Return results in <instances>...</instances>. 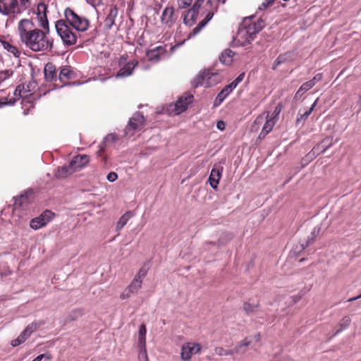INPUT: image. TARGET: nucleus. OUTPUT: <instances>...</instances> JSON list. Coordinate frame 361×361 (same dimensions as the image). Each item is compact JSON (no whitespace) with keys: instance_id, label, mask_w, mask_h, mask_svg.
I'll list each match as a JSON object with an SVG mask.
<instances>
[{"instance_id":"412c9836","label":"nucleus","mask_w":361,"mask_h":361,"mask_svg":"<svg viewBox=\"0 0 361 361\" xmlns=\"http://www.w3.org/2000/svg\"><path fill=\"white\" fill-rule=\"evenodd\" d=\"M223 171V167L213 168L211 171L209 181L210 185L214 189H216L219 183V180L221 177V173Z\"/></svg>"},{"instance_id":"c756f323","label":"nucleus","mask_w":361,"mask_h":361,"mask_svg":"<svg viewBox=\"0 0 361 361\" xmlns=\"http://www.w3.org/2000/svg\"><path fill=\"white\" fill-rule=\"evenodd\" d=\"M234 53L231 49L224 50L219 56V61L226 65H229L233 61Z\"/></svg>"},{"instance_id":"774afa93","label":"nucleus","mask_w":361,"mask_h":361,"mask_svg":"<svg viewBox=\"0 0 361 361\" xmlns=\"http://www.w3.org/2000/svg\"><path fill=\"white\" fill-rule=\"evenodd\" d=\"M359 102L361 103V94L359 96Z\"/></svg>"},{"instance_id":"bf43d9fd","label":"nucleus","mask_w":361,"mask_h":361,"mask_svg":"<svg viewBox=\"0 0 361 361\" xmlns=\"http://www.w3.org/2000/svg\"><path fill=\"white\" fill-rule=\"evenodd\" d=\"M100 159H101V161L103 163L104 165H106L107 164L108 157L106 154H104Z\"/></svg>"},{"instance_id":"bb28decb","label":"nucleus","mask_w":361,"mask_h":361,"mask_svg":"<svg viewBox=\"0 0 361 361\" xmlns=\"http://www.w3.org/2000/svg\"><path fill=\"white\" fill-rule=\"evenodd\" d=\"M250 341L247 338L237 343V345L231 350V355L244 353L246 348L250 345Z\"/></svg>"},{"instance_id":"7ed1b4c3","label":"nucleus","mask_w":361,"mask_h":361,"mask_svg":"<svg viewBox=\"0 0 361 361\" xmlns=\"http://www.w3.org/2000/svg\"><path fill=\"white\" fill-rule=\"evenodd\" d=\"M31 0H0V13L13 19L27 10Z\"/></svg>"},{"instance_id":"a211bd4d","label":"nucleus","mask_w":361,"mask_h":361,"mask_svg":"<svg viewBox=\"0 0 361 361\" xmlns=\"http://www.w3.org/2000/svg\"><path fill=\"white\" fill-rule=\"evenodd\" d=\"M0 44L5 50H6L9 54H12L14 57H20L21 54L20 51L16 46L13 45L8 41H6L4 36H0Z\"/></svg>"},{"instance_id":"39448f33","label":"nucleus","mask_w":361,"mask_h":361,"mask_svg":"<svg viewBox=\"0 0 361 361\" xmlns=\"http://www.w3.org/2000/svg\"><path fill=\"white\" fill-rule=\"evenodd\" d=\"M223 79L220 73L214 72L212 70H205L198 74L192 81L194 87L203 86L209 87L219 83Z\"/></svg>"},{"instance_id":"3c124183","label":"nucleus","mask_w":361,"mask_h":361,"mask_svg":"<svg viewBox=\"0 0 361 361\" xmlns=\"http://www.w3.org/2000/svg\"><path fill=\"white\" fill-rule=\"evenodd\" d=\"M275 0H265L264 2L262 3V4L259 6V8L262 10L265 9L267 7L271 6Z\"/></svg>"},{"instance_id":"13d9d810","label":"nucleus","mask_w":361,"mask_h":361,"mask_svg":"<svg viewBox=\"0 0 361 361\" xmlns=\"http://www.w3.org/2000/svg\"><path fill=\"white\" fill-rule=\"evenodd\" d=\"M216 126L218 129L223 130L225 129L226 124L223 121H220L217 122Z\"/></svg>"},{"instance_id":"0eeeda50","label":"nucleus","mask_w":361,"mask_h":361,"mask_svg":"<svg viewBox=\"0 0 361 361\" xmlns=\"http://www.w3.org/2000/svg\"><path fill=\"white\" fill-rule=\"evenodd\" d=\"M202 345L194 341H188L183 343L180 349V359L182 361H190L192 356L200 353Z\"/></svg>"},{"instance_id":"4468645a","label":"nucleus","mask_w":361,"mask_h":361,"mask_svg":"<svg viewBox=\"0 0 361 361\" xmlns=\"http://www.w3.org/2000/svg\"><path fill=\"white\" fill-rule=\"evenodd\" d=\"M44 78L47 82H54L56 86L58 75L56 66L51 62L47 63L44 68Z\"/></svg>"},{"instance_id":"79ce46f5","label":"nucleus","mask_w":361,"mask_h":361,"mask_svg":"<svg viewBox=\"0 0 361 361\" xmlns=\"http://www.w3.org/2000/svg\"><path fill=\"white\" fill-rule=\"evenodd\" d=\"M118 140V136L115 133H111L105 137L104 142L103 143H114Z\"/></svg>"},{"instance_id":"09e8293b","label":"nucleus","mask_w":361,"mask_h":361,"mask_svg":"<svg viewBox=\"0 0 361 361\" xmlns=\"http://www.w3.org/2000/svg\"><path fill=\"white\" fill-rule=\"evenodd\" d=\"M106 147V145L105 143H101L99 145V149L96 153L97 157L98 158H101L102 157H103L105 154L104 152H105Z\"/></svg>"},{"instance_id":"aec40b11","label":"nucleus","mask_w":361,"mask_h":361,"mask_svg":"<svg viewBox=\"0 0 361 361\" xmlns=\"http://www.w3.org/2000/svg\"><path fill=\"white\" fill-rule=\"evenodd\" d=\"M295 60V54L293 52L287 51L283 54H280L276 59L274 61L272 69L276 70L277 67L285 63L291 62Z\"/></svg>"},{"instance_id":"cd10ccee","label":"nucleus","mask_w":361,"mask_h":361,"mask_svg":"<svg viewBox=\"0 0 361 361\" xmlns=\"http://www.w3.org/2000/svg\"><path fill=\"white\" fill-rule=\"evenodd\" d=\"M74 173L70 164L58 167L55 176L58 178H64Z\"/></svg>"},{"instance_id":"c03bdc74","label":"nucleus","mask_w":361,"mask_h":361,"mask_svg":"<svg viewBox=\"0 0 361 361\" xmlns=\"http://www.w3.org/2000/svg\"><path fill=\"white\" fill-rule=\"evenodd\" d=\"M319 231H320V228L315 227L313 229L312 232L310 234V237H309L310 239H308V240H307V244L312 243L314 241V240H315L317 235L319 234Z\"/></svg>"},{"instance_id":"ea45409f","label":"nucleus","mask_w":361,"mask_h":361,"mask_svg":"<svg viewBox=\"0 0 361 361\" xmlns=\"http://www.w3.org/2000/svg\"><path fill=\"white\" fill-rule=\"evenodd\" d=\"M22 85H25V93L32 92L37 86L36 82L33 80L29 81L27 83H23Z\"/></svg>"},{"instance_id":"2f4dec72","label":"nucleus","mask_w":361,"mask_h":361,"mask_svg":"<svg viewBox=\"0 0 361 361\" xmlns=\"http://www.w3.org/2000/svg\"><path fill=\"white\" fill-rule=\"evenodd\" d=\"M44 324V321H35L28 324L27 327L24 329V331L29 336L32 334L34 331L37 330L42 326Z\"/></svg>"},{"instance_id":"f3484780","label":"nucleus","mask_w":361,"mask_h":361,"mask_svg":"<svg viewBox=\"0 0 361 361\" xmlns=\"http://www.w3.org/2000/svg\"><path fill=\"white\" fill-rule=\"evenodd\" d=\"M146 326L145 324H142L139 328L138 335V343L140 348V353L139 354V358L144 357L147 360V353L145 350V335H146Z\"/></svg>"},{"instance_id":"a878e982","label":"nucleus","mask_w":361,"mask_h":361,"mask_svg":"<svg viewBox=\"0 0 361 361\" xmlns=\"http://www.w3.org/2000/svg\"><path fill=\"white\" fill-rule=\"evenodd\" d=\"M213 16V13H208L205 18L188 35V37L190 38L197 35L200 32V30L207 24V23L212 18Z\"/></svg>"},{"instance_id":"c85d7f7f","label":"nucleus","mask_w":361,"mask_h":361,"mask_svg":"<svg viewBox=\"0 0 361 361\" xmlns=\"http://www.w3.org/2000/svg\"><path fill=\"white\" fill-rule=\"evenodd\" d=\"M314 86V85L310 80L304 82L296 92L294 99H298L300 98L306 92L312 89Z\"/></svg>"},{"instance_id":"f8f14e48","label":"nucleus","mask_w":361,"mask_h":361,"mask_svg":"<svg viewBox=\"0 0 361 361\" xmlns=\"http://www.w3.org/2000/svg\"><path fill=\"white\" fill-rule=\"evenodd\" d=\"M90 161V158L89 155L78 154L72 158L69 164L75 173L85 167L89 164Z\"/></svg>"},{"instance_id":"680f3d73","label":"nucleus","mask_w":361,"mask_h":361,"mask_svg":"<svg viewBox=\"0 0 361 361\" xmlns=\"http://www.w3.org/2000/svg\"><path fill=\"white\" fill-rule=\"evenodd\" d=\"M360 298H361V293L359 295L356 296V297L351 298L348 299V302H353V301H355V300H356L357 299H360Z\"/></svg>"},{"instance_id":"9b49d317","label":"nucleus","mask_w":361,"mask_h":361,"mask_svg":"<svg viewBox=\"0 0 361 361\" xmlns=\"http://www.w3.org/2000/svg\"><path fill=\"white\" fill-rule=\"evenodd\" d=\"M48 6L44 2H39L37 6V17L39 26L44 30H49V21L47 18Z\"/></svg>"},{"instance_id":"37998d69","label":"nucleus","mask_w":361,"mask_h":361,"mask_svg":"<svg viewBox=\"0 0 361 361\" xmlns=\"http://www.w3.org/2000/svg\"><path fill=\"white\" fill-rule=\"evenodd\" d=\"M16 103V99H8V97H3L0 99V108L4 107L6 105H13Z\"/></svg>"},{"instance_id":"473e14b6","label":"nucleus","mask_w":361,"mask_h":361,"mask_svg":"<svg viewBox=\"0 0 361 361\" xmlns=\"http://www.w3.org/2000/svg\"><path fill=\"white\" fill-rule=\"evenodd\" d=\"M133 216V214L131 212H126L118 220L117 225H116V229L118 231L121 230L123 226L127 224L128 220Z\"/></svg>"},{"instance_id":"603ef678","label":"nucleus","mask_w":361,"mask_h":361,"mask_svg":"<svg viewBox=\"0 0 361 361\" xmlns=\"http://www.w3.org/2000/svg\"><path fill=\"white\" fill-rule=\"evenodd\" d=\"M323 75L322 73L316 74L312 79L310 80L314 85H315L318 82L322 80Z\"/></svg>"},{"instance_id":"1a4fd4ad","label":"nucleus","mask_w":361,"mask_h":361,"mask_svg":"<svg viewBox=\"0 0 361 361\" xmlns=\"http://www.w3.org/2000/svg\"><path fill=\"white\" fill-rule=\"evenodd\" d=\"M54 216V213L50 210H45L39 216L34 218L30 221V227L37 230L46 226Z\"/></svg>"},{"instance_id":"dca6fc26","label":"nucleus","mask_w":361,"mask_h":361,"mask_svg":"<svg viewBox=\"0 0 361 361\" xmlns=\"http://www.w3.org/2000/svg\"><path fill=\"white\" fill-rule=\"evenodd\" d=\"M138 65V61L133 60L128 61L121 67L116 75V78H126L132 75L134 68Z\"/></svg>"},{"instance_id":"20e7f679","label":"nucleus","mask_w":361,"mask_h":361,"mask_svg":"<svg viewBox=\"0 0 361 361\" xmlns=\"http://www.w3.org/2000/svg\"><path fill=\"white\" fill-rule=\"evenodd\" d=\"M262 22L245 23L238 30L235 41L241 46L250 44L256 37V35L262 30Z\"/></svg>"},{"instance_id":"f257e3e1","label":"nucleus","mask_w":361,"mask_h":361,"mask_svg":"<svg viewBox=\"0 0 361 361\" xmlns=\"http://www.w3.org/2000/svg\"><path fill=\"white\" fill-rule=\"evenodd\" d=\"M49 30L36 27L32 19L23 18L17 26V34L20 42L35 52L50 51L53 40L48 36Z\"/></svg>"},{"instance_id":"de8ad7c7","label":"nucleus","mask_w":361,"mask_h":361,"mask_svg":"<svg viewBox=\"0 0 361 361\" xmlns=\"http://www.w3.org/2000/svg\"><path fill=\"white\" fill-rule=\"evenodd\" d=\"M244 77L245 73H242L230 84L235 89L236 86L243 80Z\"/></svg>"},{"instance_id":"338daca9","label":"nucleus","mask_w":361,"mask_h":361,"mask_svg":"<svg viewBox=\"0 0 361 361\" xmlns=\"http://www.w3.org/2000/svg\"><path fill=\"white\" fill-rule=\"evenodd\" d=\"M30 108H32V109L34 108V104L32 103L30 104Z\"/></svg>"},{"instance_id":"5fc2aeb1","label":"nucleus","mask_w":361,"mask_h":361,"mask_svg":"<svg viewBox=\"0 0 361 361\" xmlns=\"http://www.w3.org/2000/svg\"><path fill=\"white\" fill-rule=\"evenodd\" d=\"M106 178L109 182H114L118 178V175L115 172H110L107 175Z\"/></svg>"},{"instance_id":"c9c22d12","label":"nucleus","mask_w":361,"mask_h":361,"mask_svg":"<svg viewBox=\"0 0 361 361\" xmlns=\"http://www.w3.org/2000/svg\"><path fill=\"white\" fill-rule=\"evenodd\" d=\"M258 307H259L258 303L253 305L248 302H245L243 305V309L247 314L254 313L257 310Z\"/></svg>"},{"instance_id":"ddd939ff","label":"nucleus","mask_w":361,"mask_h":361,"mask_svg":"<svg viewBox=\"0 0 361 361\" xmlns=\"http://www.w3.org/2000/svg\"><path fill=\"white\" fill-rule=\"evenodd\" d=\"M193 100V95L188 93H185L182 95L175 104V112L176 114H180L188 109V104L192 103Z\"/></svg>"},{"instance_id":"b1692460","label":"nucleus","mask_w":361,"mask_h":361,"mask_svg":"<svg viewBox=\"0 0 361 361\" xmlns=\"http://www.w3.org/2000/svg\"><path fill=\"white\" fill-rule=\"evenodd\" d=\"M266 118L267 120L259 135V138H264L269 132H271L276 122V120L274 119V118H269V113H267Z\"/></svg>"},{"instance_id":"2eb2a0df","label":"nucleus","mask_w":361,"mask_h":361,"mask_svg":"<svg viewBox=\"0 0 361 361\" xmlns=\"http://www.w3.org/2000/svg\"><path fill=\"white\" fill-rule=\"evenodd\" d=\"M141 286L142 280L135 276L131 283L128 286L124 292L121 293V298L124 300L130 298L132 294L138 291V290L141 288Z\"/></svg>"},{"instance_id":"864d4df0","label":"nucleus","mask_w":361,"mask_h":361,"mask_svg":"<svg viewBox=\"0 0 361 361\" xmlns=\"http://www.w3.org/2000/svg\"><path fill=\"white\" fill-rule=\"evenodd\" d=\"M127 59H128V55L126 54H123L122 56H120V58L118 59V66L121 67L122 66H124L126 63H127Z\"/></svg>"},{"instance_id":"49530a36","label":"nucleus","mask_w":361,"mask_h":361,"mask_svg":"<svg viewBox=\"0 0 361 361\" xmlns=\"http://www.w3.org/2000/svg\"><path fill=\"white\" fill-rule=\"evenodd\" d=\"M204 2V0H197L195 2V4L192 6V7L190 10L194 11L195 13L198 14L199 10L202 7V6L203 5Z\"/></svg>"},{"instance_id":"e433bc0d","label":"nucleus","mask_w":361,"mask_h":361,"mask_svg":"<svg viewBox=\"0 0 361 361\" xmlns=\"http://www.w3.org/2000/svg\"><path fill=\"white\" fill-rule=\"evenodd\" d=\"M350 322H351V319L349 317L345 316V317H343L339 322L340 328L336 330V334L342 331L343 329H346L350 325Z\"/></svg>"},{"instance_id":"a18cd8bd","label":"nucleus","mask_w":361,"mask_h":361,"mask_svg":"<svg viewBox=\"0 0 361 361\" xmlns=\"http://www.w3.org/2000/svg\"><path fill=\"white\" fill-rule=\"evenodd\" d=\"M177 2L180 8H186L191 5L192 0H178Z\"/></svg>"},{"instance_id":"a19ab883","label":"nucleus","mask_w":361,"mask_h":361,"mask_svg":"<svg viewBox=\"0 0 361 361\" xmlns=\"http://www.w3.org/2000/svg\"><path fill=\"white\" fill-rule=\"evenodd\" d=\"M214 352L216 355H219V356H222V355H231V350H225L224 348L222 347H216L214 348Z\"/></svg>"},{"instance_id":"4be33fe9","label":"nucleus","mask_w":361,"mask_h":361,"mask_svg":"<svg viewBox=\"0 0 361 361\" xmlns=\"http://www.w3.org/2000/svg\"><path fill=\"white\" fill-rule=\"evenodd\" d=\"M175 20L174 18V8L171 6L166 7L161 15L162 23L171 27Z\"/></svg>"},{"instance_id":"58836bf2","label":"nucleus","mask_w":361,"mask_h":361,"mask_svg":"<svg viewBox=\"0 0 361 361\" xmlns=\"http://www.w3.org/2000/svg\"><path fill=\"white\" fill-rule=\"evenodd\" d=\"M318 99H317L312 104V106L310 108L309 110L306 111L303 114H299L300 117L298 118L297 121L299 122L301 120L306 119L312 113L314 107L316 106L317 104Z\"/></svg>"},{"instance_id":"f03ea898","label":"nucleus","mask_w":361,"mask_h":361,"mask_svg":"<svg viewBox=\"0 0 361 361\" xmlns=\"http://www.w3.org/2000/svg\"><path fill=\"white\" fill-rule=\"evenodd\" d=\"M64 16L65 20L60 19L56 22V30L66 44L73 45L77 42V35L72 28L78 32H85L90 27V21L87 17L71 8L65 9Z\"/></svg>"},{"instance_id":"6e6552de","label":"nucleus","mask_w":361,"mask_h":361,"mask_svg":"<svg viewBox=\"0 0 361 361\" xmlns=\"http://www.w3.org/2000/svg\"><path fill=\"white\" fill-rule=\"evenodd\" d=\"M75 78V73L72 70V68L68 66H62L58 75L57 82L56 83V87H62L65 85H69L70 81Z\"/></svg>"},{"instance_id":"052dcab7","label":"nucleus","mask_w":361,"mask_h":361,"mask_svg":"<svg viewBox=\"0 0 361 361\" xmlns=\"http://www.w3.org/2000/svg\"><path fill=\"white\" fill-rule=\"evenodd\" d=\"M262 120H263V115H262V114H261V115L258 116L256 118V119H255V123H261V122L262 121Z\"/></svg>"},{"instance_id":"4c0bfd02","label":"nucleus","mask_w":361,"mask_h":361,"mask_svg":"<svg viewBox=\"0 0 361 361\" xmlns=\"http://www.w3.org/2000/svg\"><path fill=\"white\" fill-rule=\"evenodd\" d=\"M24 90H25V85H18L15 91H14V97H12L11 99H16V102L17 100H18L20 97H25L26 95H25V92H24Z\"/></svg>"},{"instance_id":"393cba45","label":"nucleus","mask_w":361,"mask_h":361,"mask_svg":"<svg viewBox=\"0 0 361 361\" xmlns=\"http://www.w3.org/2000/svg\"><path fill=\"white\" fill-rule=\"evenodd\" d=\"M234 90L231 84L226 85L224 89L217 94L214 100V106H219Z\"/></svg>"},{"instance_id":"8fccbe9b","label":"nucleus","mask_w":361,"mask_h":361,"mask_svg":"<svg viewBox=\"0 0 361 361\" xmlns=\"http://www.w3.org/2000/svg\"><path fill=\"white\" fill-rule=\"evenodd\" d=\"M281 109H282V105L281 104H279L274 111H273L272 114H271V118H274V119L276 120V118L279 116V115L280 114L281 111Z\"/></svg>"},{"instance_id":"72a5a7b5","label":"nucleus","mask_w":361,"mask_h":361,"mask_svg":"<svg viewBox=\"0 0 361 361\" xmlns=\"http://www.w3.org/2000/svg\"><path fill=\"white\" fill-rule=\"evenodd\" d=\"M146 57L149 61L156 62L158 60V47L149 49L146 52Z\"/></svg>"},{"instance_id":"e2e57ef3","label":"nucleus","mask_w":361,"mask_h":361,"mask_svg":"<svg viewBox=\"0 0 361 361\" xmlns=\"http://www.w3.org/2000/svg\"><path fill=\"white\" fill-rule=\"evenodd\" d=\"M40 355H43V358H46L47 360H51L52 358L51 354H41Z\"/></svg>"},{"instance_id":"7c9ffc66","label":"nucleus","mask_w":361,"mask_h":361,"mask_svg":"<svg viewBox=\"0 0 361 361\" xmlns=\"http://www.w3.org/2000/svg\"><path fill=\"white\" fill-rule=\"evenodd\" d=\"M197 13H195L194 11L188 10L183 18V22L186 25L192 26L193 25L197 19Z\"/></svg>"},{"instance_id":"6e6d98bb","label":"nucleus","mask_w":361,"mask_h":361,"mask_svg":"<svg viewBox=\"0 0 361 361\" xmlns=\"http://www.w3.org/2000/svg\"><path fill=\"white\" fill-rule=\"evenodd\" d=\"M147 274V269L145 267H142L140 270L138 274L135 276L139 279H141V277H144Z\"/></svg>"},{"instance_id":"5701e85b","label":"nucleus","mask_w":361,"mask_h":361,"mask_svg":"<svg viewBox=\"0 0 361 361\" xmlns=\"http://www.w3.org/2000/svg\"><path fill=\"white\" fill-rule=\"evenodd\" d=\"M32 195V192L25 191L23 194H21L20 196L16 197L14 201V207H22L27 205L30 202V196Z\"/></svg>"},{"instance_id":"9d476101","label":"nucleus","mask_w":361,"mask_h":361,"mask_svg":"<svg viewBox=\"0 0 361 361\" xmlns=\"http://www.w3.org/2000/svg\"><path fill=\"white\" fill-rule=\"evenodd\" d=\"M333 145V137H326L319 143L314 146L312 150L307 154V157L314 159L321 153L324 152Z\"/></svg>"},{"instance_id":"4d7b16f0","label":"nucleus","mask_w":361,"mask_h":361,"mask_svg":"<svg viewBox=\"0 0 361 361\" xmlns=\"http://www.w3.org/2000/svg\"><path fill=\"white\" fill-rule=\"evenodd\" d=\"M102 1L103 0H86V1L89 4L93 6H99L100 4H102Z\"/></svg>"},{"instance_id":"6ab92c4d","label":"nucleus","mask_w":361,"mask_h":361,"mask_svg":"<svg viewBox=\"0 0 361 361\" xmlns=\"http://www.w3.org/2000/svg\"><path fill=\"white\" fill-rule=\"evenodd\" d=\"M118 15V8L116 6H111L107 16L104 21V27L107 30H110L115 23V19Z\"/></svg>"},{"instance_id":"f704fd0d","label":"nucleus","mask_w":361,"mask_h":361,"mask_svg":"<svg viewBox=\"0 0 361 361\" xmlns=\"http://www.w3.org/2000/svg\"><path fill=\"white\" fill-rule=\"evenodd\" d=\"M29 337L30 336L23 331L17 338L11 341V345L13 347L18 346L24 343Z\"/></svg>"},{"instance_id":"0e129e2a","label":"nucleus","mask_w":361,"mask_h":361,"mask_svg":"<svg viewBox=\"0 0 361 361\" xmlns=\"http://www.w3.org/2000/svg\"><path fill=\"white\" fill-rule=\"evenodd\" d=\"M43 359V355H38L32 361H41Z\"/></svg>"},{"instance_id":"69168bd1","label":"nucleus","mask_w":361,"mask_h":361,"mask_svg":"<svg viewBox=\"0 0 361 361\" xmlns=\"http://www.w3.org/2000/svg\"><path fill=\"white\" fill-rule=\"evenodd\" d=\"M159 56H160L163 53V51H164L161 46H159Z\"/></svg>"},{"instance_id":"423d86ee","label":"nucleus","mask_w":361,"mask_h":361,"mask_svg":"<svg viewBox=\"0 0 361 361\" xmlns=\"http://www.w3.org/2000/svg\"><path fill=\"white\" fill-rule=\"evenodd\" d=\"M145 126V118L140 112H135L130 118L124 130V136L127 139L133 137L137 133L141 131Z\"/></svg>"}]
</instances>
